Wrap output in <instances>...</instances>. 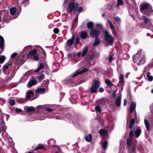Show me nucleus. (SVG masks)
<instances>
[{
    "label": "nucleus",
    "mask_w": 153,
    "mask_h": 153,
    "mask_svg": "<svg viewBox=\"0 0 153 153\" xmlns=\"http://www.w3.org/2000/svg\"><path fill=\"white\" fill-rule=\"evenodd\" d=\"M141 132V129L140 127H138L135 131V136L137 138L140 135Z\"/></svg>",
    "instance_id": "obj_17"
},
{
    "label": "nucleus",
    "mask_w": 153,
    "mask_h": 153,
    "mask_svg": "<svg viewBox=\"0 0 153 153\" xmlns=\"http://www.w3.org/2000/svg\"><path fill=\"white\" fill-rule=\"evenodd\" d=\"M4 44V40L3 38L0 35V48L1 49H3V46Z\"/></svg>",
    "instance_id": "obj_25"
},
{
    "label": "nucleus",
    "mask_w": 153,
    "mask_h": 153,
    "mask_svg": "<svg viewBox=\"0 0 153 153\" xmlns=\"http://www.w3.org/2000/svg\"><path fill=\"white\" fill-rule=\"evenodd\" d=\"M135 120L134 119H132L130 121V124L129 126V128L130 129H131L134 124Z\"/></svg>",
    "instance_id": "obj_37"
},
{
    "label": "nucleus",
    "mask_w": 153,
    "mask_h": 153,
    "mask_svg": "<svg viewBox=\"0 0 153 153\" xmlns=\"http://www.w3.org/2000/svg\"><path fill=\"white\" fill-rule=\"evenodd\" d=\"M33 56V59L34 60L37 61L38 59L39 58H38V56L37 55H35L34 56Z\"/></svg>",
    "instance_id": "obj_58"
},
{
    "label": "nucleus",
    "mask_w": 153,
    "mask_h": 153,
    "mask_svg": "<svg viewBox=\"0 0 153 153\" xmlns=\"http://www.w3.org/2000/svg\"><path fill=\"white\" fill-rule=\"evenodd\" d=\"M53 32L56 34H57L59 32V29L58 28H55L53 30Z\"/></svg>",
    "instance_id": "obj_57"
},
{
    "label": "nucleus",
    "mask_w": 153,
    "mask_h": 153,
    "mask_svg": "<svg viewBox=\"0 0 153 153\" xmlns=\"http://www.w3.org/2000/svg\"><path fill=\"white\" fill-rule=\"evenodd\" d=\"M37 53V51L36 49H33L30 51L27 56V57H30L32 56H33L36 55Z\"/></svg>",
    "instance_id": "obj_15"
},
{
    "label": "nucleus",
    "mask_w": 153,
    "mask_h": 153,
    "mask_svg": "<svg viewBox=\"0 0 153 153\" xmlns=\"http://www.w3.org/2000/svg\"><path fill=\"white\" fill-rule=\"evenodd\" d=\"M33 48L32 46L30 45L27 46L24 48V49L26 51H27Z\"/></svg>",
    "instance_id": "obj_50"
},
{
    "label": "nucleus",
    "mask_w": 153,
    "mask_h": 153,
    "mask_svg": "<svg viewBox=\"0 0 153 153\" xmlns=\"http://www.w3.org/2000/svg\"><path fill=\"white\" fill-rule=\"evenodd\" d=\"M34 95V93L32 91H27L26 94V99L29 98L32 96Z\"/></svg>",
    "instance_id": "obj_20"
},
{
    "label": "nucleus",
    "mask_w": 153,
    "mask_h": 153,
    "mask_svg": "<svg viewBox=\"0 0 153 153\" xmlns=\"http://www.w3.org/2000/svg\"><path fill=\"white\" fill-rule=\"evenodd\" d=\"M100 82L98 80H96L94 82V85H92L91 88V93H94L97 91L98 88L100 87Z\"/></svg>",
    "instance_id": "obj_5"
},
{
    "label": "nucleus",
    "mask_w": 153,
    "mask_h": 153,
    "mask_svg": "<svg viewBox=\"0 0 153 153\" xmlns=\"http://www.w3.org/2000/svg\"><path fill=\"white\" fill-rule=\"evenodd\" d=\"M133 61L138 65L143 64L146 61L144 52L141 50L139 51L137 53L133 56Z\"/></svg>",
    "instance_id": "obj_1"
},
{
    "label": "nucleus",
    "mask_w": 153,
    "mask_h": 153,
    "mask_svg": "<svg viewBox=\"0 0 153 153\" xmlns=\"http://www.w3.org/2000/svg\"><path fill=\"white\" fill-rule=\"evenodd\" d=\"M121 97H118L116 100V105L117 106H120L121 104Z\"/></svg>",
    "instance_id": "obj_28"
},
{
    "label": "nucleus",
    "mask_w": 153,
    "mask_h": 153,
    "mask_svg": "<svg viewBox=\"0 0 153 153\" xmlns=\"http://www.w3.org/2000/svg\"><path fill=\"white\" fill-rule=\"evenodd\" d=\"M45 110L46 111H48L49 112H51L53 111V110L52 109L50 108H45Z\"/></svg>",
    "instance_id": "obj_56"
},
{
    "label": "nucleus",
    "mask_w": 153,
    "mask_h": 153,
    "mask_svg": "<svg viewBox=\"0 0 153 153\" xmlns=\"http://www.w3.org/2000/svg\"><path fill=\"white\" fill-rule=\"evenodd\" d=\"M45 91V88H37L36 91V94H43Z\"/></svg>",
    "instance_id": "obj_18"
},
{
    "label": "nucleus",
    "mask_w": 153,
    "mask_h": 153,
    "mask_svg": "<svg viewBox=\"0 0 153 153\" xmlns=\"http://www.w3.org/2000/svg\"><path fill=\"white\" fill-rule=\"evenodd\" d=\"M45 76L44 74H42L39 76H37V78L38 79V81L39 82H41L44 78Z\"/></svg>",
    "instance_id": "obj_31"
},
{
    "label": "nucleus",
    "mask_w": 153,
    "mask_h": 153,
    "mask_svg": "<svg viewBox=\"0 0 153 153\" xmlns=\"http://www.w3.org/2000/svg\"><path fill=\"white\" fill-rule=\"evenodd\" d=\"M28 78L27 75L26 74H24L20 80V82L24 83Z\"/></svg>",
    "instance_id": "obj_30"
},
{
    "label": "nucleus",
    "mask_w": 153,
    "mask_h": 153,
    "mask_svg": "<svg viewBox=\"0 0 153 153\" xmlns=\"http://www.w3.org/2000/svg\"><path fill=\"white\" fill-rule=\"evenodd\" d=\"M133 132L132 130L130 131L129 134V138H131L133 136Z\"/></svg>",
    "instance_id": "obj_54"
},
{
    "label": "nucleus",
    "mask_w": 153,
    "mask_h": 153,
    "mask_svg": "<svg viewBox=\"0 0 153 153\" xmlns=\"http://www.w3.org/2000/svg\"><path fill=\"white\" fill-rule=\"evenodd\" d=\"M87 26L89 29H90L92 28L93 26V23L92 22H90L87 23Z\"/></svg>",
    "instance_id": "obj_40"
},
{
    "label": "nucleus",
    "mask_w": 153,
    "mask_h": 153,
    "mask_svg": "<svg viewBox=\"0 0 153 153\" xmlns=\"http://www.w3.org/2000/svg\"><path fill=\"white\" fill-rule=\"evenodd\" d=\"M43 147V145L42 144H39L37 146L35 149V150H36L40 149H42Z\"/></svg>",
    "instance_id": "obj_45"
},
{
    "label": "nucleus",
    "mask_w": 153,
    "mask_h": 153,
    "mask_svg": "<svg viewBox=\"0 0 153 153\" xmlns=\"http://www.w3.org/2000/svg\"><path fill=\"white\" fill-rule=\"evenodd\" d=\"M55 141L53 139H51L49 140L48 141V143L50 146L53 147L55 146L54 144L55 143Z\"/></svg>",
    "instance_id": "obj_24"
},
{
    "label": "nucleus",
    "mask_w": 153,
    "mask_h": 153,
    "mask_svg": "<svg viewBox=\"0 0 153 153\" xmlns=\"http://www.w3.org/2000/svg\"><path fill=\"white\" fill-rule=\"evenodd\" d=\"M143 20L144 21V25L146 28L149 29L152 25V21L150 19H148L146 16H144L143 17Z\"/></svg>",
    "instance_id": "obj_7"
},
{
    "label": "nucleus",
    "mask_w": 153,
    "mask_h": 153,
    "mask_svg": "<svg viewBox=\"0 0 153 153\" xmlns=\"http://www.w3.org/2000/svg\"><path fill=\"white\" fill-rule=\"evenodd\" d=\"M43 107L42 105H39L36 107V108L38 109H40Z\"/></svg>",
    "instance_id": "obj_62"
},
{
    "label": "nucleus",
    "mask_w": 153,
    "mask_h": 153,
    "mask_svg": "<svg viewBox=\"0 0 153 153\" xmlns=\"http://www.w3.org/2000/svg\"><path fill=\"white\" fill-rule=\"evenodd\" d=\"M29 0H24L21 3V5H23L24 6L28 5L29 4Z\"/></svg>",
    "instance_id": "obj_44"
},
{
    "label": "nucleus",
    "mask_w": 153,
    "mask_h": 153,
    "mask_svg": "<svg viewBox=\"0 0 153 153\" xmlns=\"http://www.w3.org/2000/svg\"><path fill=\"white\" fill-rule=\"evenodd\" d=\"M9 103L11 106H13L15 104V102L14 100L10 99L9 100Z\"/></svg>",
    "instance_id": "obj_49"
},
{
    "label": "nucleus",
    "mask_w": 153,
    "mask_h": 153,
    "mask_svg": "<svg viewBox=\"0 0 153 153\" xmlns=\"http://www.w3.org/2000/svg\"><path fill=\"white\" fill-rule=\"evenodd\" d=\"M144 123L146 126V128L148 131H149V122L148 121L146 120H144Z\"/></svg>",
    "instance_id": "obj_34"
},
{
    "label": "nucleus",
    "mask_w": 153,
    "mask_h": 153,
    "mask_svg": "<svg viewBox=\"0 0 153 153\" xmlns=\"http://www.w3.org/2000/svg\"><path fill=\"white\" fill-rule=\"evenodd\" d=\"M96 26H98V27H101L102 28V25L101 24L97 23L96 24Z\"/></svg>",
    "instance_id": "obj_63"
},
{
    "label": "nucleus",
    "mask_w": 153,
    "mask_h": 153,
    "mask_svg": "<svg viewBox=\"0 0 153 153\" xmlns=\"http://www.w3.org/2000/svg\"><path fill=\"white\" fill-rule=\"evenodd\" d=\"M114 19L119 24L121 22V20L120 18L118 16H116L114 17Z\"/></svg>",
    "instance_id": "obj_52"
},
{
    "label": "nucleus",
    "mask_w": 153,
    "mask_h": 153,
    "mask_svg": "<svg viewBox=\"0 0 153 153\" xmlns=\"http://www.w3.org/2000/svg\"><path fill=\"white\" fill-rule=\"evenodd\" d=\"M78 6V4L77 2H73L70 3L67 7V11L68 13H71L73 10L75 12L76 9V8Z\"/></svg>",
    "instance_id": "obj_4"
},
{
    "label": "nucleus",
    "mask_w": 153,
    "mask_h": 153,
    "mask_svg": "<svg viewBox=\"0 0 153 153\" xmlns=\"http://www.w3.org/2000/svg\"><path fill=\"white\" fill-rule=\"evenodd\" d=\"M147 79L149 81H152L153 80V76L150 75V73H148L147 74Z\"/></svg>",
    "instance_id": "obj_33"
},
{
    "label": "nucleus",
    "mask_w": 153,
    "mask_h": 153,
    "mask_svg": "<svg viewBox=\"0 0 153 153\" xmlns=\"http://www.w3.org/2000/svg\"><path fill=\"white\" fill-rule=\"evenodd\" d=\"M105 82L109 86L112 87V86H114V85L112 83L111 80L109 79H105Z\"/></svg>",
    "instance_id": "obj_32"
},
{
    "label": "nucleus",
    "mask_w": 153,
    "mask_h": 153,
    "mask_svg": "<svg viewBox=\"0 0 153 153\" xmlns=\"http://www.w3.org/2000/svg\"><path fill=\"white\" fill-rule=\"evenodd\" d=\"M15 110H16V112H21L22 111V110L21 109L18 108H16Z\"/></svg>",
    "instance_id": "obj_61"
},
{
    "label": "nucleus",
    "mask_w": 153,
    "mask_h": 153,
    "mask_svg": "<svg viewBox=\"0 0 153 153\" xmlns=\"http://www.w3.org/2000/svg\"><path fill=\"white\" fill-rule=\"evenodd\" d=\"M83 9V8L81 7H78L77 9V11L78 12H81Z\"/></svg>",
    "instance_id": "obj_59"
},
{
    "label": "nucleus",
    "mask_w": 153,
    "mask_h": 153,
    "mask_svg": "<svg viewBox=\"0 0 153 153\" xmlns=\"http://www.w3.org/2000/svg\"><path fill=\"white\" fill-rule=\"evenodd\" d=\"M113 59L112 56L111 55L110 56L108 59L109 61L110 62H111L112 61Z\"/></svg>",
    "instance_id": "obj_60"
},
{
    "label": "nucleus",
    "mask_w": 153,
    "mask_h": 153,
    "mask_svg": "<svg viewBox=\"0 0 153 153\" xmlns=\"http://www.w3.org/2000/svg\"><path fill=\"white\" fill-rule=\"evenodd\" d=\"M87 36V34L85 32H81L80 33V37L82 39H85Z\"/></svg>",
    "instance_id": "obj_26"
},
{
    "label": "nucleus",
    "mask_w": 153,
    "mask_h": 153,
    "mask_svg": "<svg viewBox=\"0 0 153 153\" xmlns=\"http://www.w3.org/2000/svg\"><path fill=\"white\" fill-rule=\"evenodd\" d=\"M85 140L88 142H90L92 140V135L91 134L86 135L85 137Z\"/></svg>",
    "instance_id": "obj_21"
},
{
    "label": "nucleus",
    "mask_w": 153,
    "mask_h": 153,
    "mask_svg": "<svg viewBox=\"0 0 153 153\" xmlns=\"http://www.w3.org/2000/svg\"><path fill=\"white\" fill-rule=\"evenodd\" d=\"M124 76L122 74L120 75V77H119L120 81L118 84V86L119 87H122L123 84L124 82Z\"/></svg>",
    "instance_id": "obj_12"
},
{
    "label": "nucleus",
    "mask_w": 153,
    "mask_h": 153,
    "mask_svg": "<svg viewBox=\"0 0 153 153\" xmlns=\"http://www.w3.org/2000/svg\"><path fill=\"white\" fill-rule=\"evenodd\" d=\"M11 65V63H7L6 64L3 66V71L4 72L7 71L10 67Z\"/></svg>",
    "instance_id": "obj_22"
},
{
    "label": "nucleus",
    "mask_w": 153,
    "mask_h": 153,
    "mask_svg": "<svg viewBox=\"0 0 153 153\" xmlns=\"http://www.w3.org/2000/svg\"><path fill=\"white\" fill-rule=\"evenodd\" d=\"M35 109L33 106L27 107L26 108V110L28 112H30L34 111Z\"/></svg>",
    "instance_id": "obj_36"
},
{
    "label": "nucleus",
    "mask_w": 153,
    "mask_h": 153,
    "mask_svg": "<svg viewBox=\"0 0 153 153\" xmlns=\"http://www.w3.org/2000/svg\"><path fill=\"white\" fill-rule=\"evenodd\" d=\"M108 131L104 129H101L99 131V133L101 136H103L107 134Z\"/></svg>",
    "instance_id": "obj_23"
},
{
    "label": "nucleus",
    "mask_w": 153,
    "mask_h": 153,
    "mask_svg": "<svg viewBox=\"0 0 153 153\" xmlns=\"http://www.w3.org/2000/svg\"><path fill=\"white\" fill-rule=\"evenodd\" d=\"M10 18L8 17L7 14H5L3 16V20L4 22H9L8 20Z\"/></svg>",
    "instance_id": "obj_41"
},
{
    "label": "nucleus",
    "mask_w": 153,
    "mask_h": 153,
    "mask_svg": "<svg viewBox=\"0 0 153 153\" xmlns=\"http://www.w3.org/2000/svg\"><path fill=\"white\" fill-rule=\"evenodd\" d=\"M108 22L110 25L111 28L113 30V32H114L115 29L111 22L109 20H108Z\"/></svg>",
    "instance_id": "obj_43"
},
{
    "label": "nucleus",
    "mask_w": 153,
    "mask_h": 153,
    "mask_svg": "<svg viewBox=\"0 0 153 153\" xmlns=\"http://www.w3.org/2000/svg\"><path fill=\"white\" fill-rule=\"evenodd\" d=\"M44 68V63H41L38 68L37 69L35 70V72H38L40 70Z\"/></svg>",
    "instance_id": "obj_29"
},
{
    "label": "nucleus",
    "mask_w": 153,
    "mask_h": 153,
    "mask_svg": "<svg viewBox=\"0 0 153 153\" xmlns=\"http://www.w3.org/2000/svg\"><path fill=\"white\" fill-rule=\"evenodd\" d=\"M104 32L105 34V40L108 44L112 45L115 38L111 35L110 32L108 30H105Z\"/></svg>",
    "instance_id": "obj_3"
},
{
    "label": "nucleus",
    "mask_w": 153,
    "mask_h": 153,
    "mask_svg": "<svg viewBox=\"0 0 153 153\" xmlns=\"http://www.w3.org/2000/svg\"><path fill=\"white\" fill-rule=\"evenodd\" d=\"M141 12L144 15L149 16L153 10L150 7V5L146 3H144L140 5Z\"/></svg>",
    "instance_id": "obj_2"
},
{
    "label": "nucleus",
    "mask_w": 153,
    "mask_h": 153,
    "mask_svg": "<svg viewBox=\"0 0 153 153\" xmlns=\"http://www.w3.org/2000/svg\"><path fill=\"white\" fill-rule=\"evenodd\" d=\"M104 91V90L103 88H100L99 90V91L101 93L103 92Z\"/></svg>",
    "instance_id": "obj_64"
},
{
    "label": "nucleus",
    "mask_w": 153,
    "mask_h": 153,
    "mask_svg": "<svg viewBox=\"0 0 153 153\" xmlns=\"http://www.w3.org/2000/svg\"><path fill=\"white\" fill-rule=\"evenodd\" d=\"M75 45H77L79 42V37H76L75 40Z\"/></svg>",
    "instance_id": "obj_53"
},
{
    "label": "nucleus",
    "mask_w": 153,
    "mask_h": 153,
    "mask_svg": "<svg viewBox=\"0 0 153 153\" xmlns=\"http://www.w3.org/2000/svg\"><path fill=\"white\" fill-rule=\"evenodd\" d=\"M90 35L92 37H99L98 36L100 33V31L97 30L92 29L90 31Z\"/></svg>",
    "instance_id": "obj_9"
},
{
    "label": "nucleus",
    "mask_w": 153,
    "mask_h": 153,
    "mask_svg": "<svg viewBox=\"0 0 153 153\" xmlns=\"http://www.w3.org/2000/svg\"><path fill=\"white\" fill-rule=\"evenodd\" d=\"M131 138H129L127 139V145L128 146H130L132 143Z\"/></svg>",
    "instance_id": "obj_47"
},
{
    "label": "nucleus",
    "mask_w": 153,
    "mask_h": 153,
    "mask_svg": "<svg viewBox=\"0 0 153 153\" xmlns=\"http://www.w3.org/2000/svg\"><path fill=\"white\" fill-rule=\"evenodd\" d=\"M95 109L96 111L100 113L101 111V107L97 105L95 106Z\"/></svg>",
    "instance_id": "obj_46"
},
{
    "label": "nucleus",
    "mask_w": 153,
    "mask_h": 153,
    "mask_svg": "<svg viewBox=\"0 0 153 153\" xmlns=\"http://www.w3.org/2000/svg\"><path fill=\"white\" fill-rule=\"evenodd\" d=\"M7 128V127L4 124H3L1 126V128L0 129L1 131L2 130L3 131H5Z\"/></svg>",
    "instance_id": "obj_48"
},
{
    "label": "nucleus",
    "mask_w": 153,
    "mask_h": 153,
    "mask_svg": "<svg viewBox=\"0 0 153 153\" xmlns=\"http://www.w3.org/2000/svg\"><path fill=\"white\" fill-rule=\"evenodd\" d=\"M88 50V48L87 47H86L84 48L81 55L82 56H84L86 55Z\"/></svg>",
    "instance_id": "obj_35"
},
{
    "label": "nucleus",
    "mask_w": 153,
    "mask_h": 153,
    "mask_svg": "<svg viewBox=\"0 0 153 153\" xmlns=\"http://www.w3.org/2000/svg\"><path fill=\"white\" fill-rule=\"evenodd\" d=\"M27 55H28L27 54H24L22 55V59L18 58L16 59V63L18 64V65H22V64L23 62V59H25L26 56L27 58H29L27 57Z\"/></svg>",
    "instance_id": "obj_10"
},
{
    "label": "nucleus",
    "mask_w": 153,
    "mask_h": 153,
    "mask_svg": "<svg viewBox=\"0 0 153 153\" xmlns=\"http://www.w3.org/2000/svg\"><path fill=\"white\" fill-rule=\"evenodd\" d=\"M17 9L15 7H13L10 8V14L13 16L12 17L13 19H16L18 16V15L16 14V11Z\"/></svg>",
    "instance_id": "obj_11"
},
{
    "label": "nucleus",
    "mask_w": 153,
    "mask_h": 153,
    "mask_svg": "<svg viewBox=\"0 0 153 153\" xmlns=\"http://www.w3.org/2000/svg\"><path fill=\"white\" fill-rule=\"evenodd\" d=\"M75 36L74 34H73L71 39H68L66 42L67 45L65 47V50L68 51L70 48V46L74 43L75 39Z\"/></svg>",
    "instance_id": "obj_6"
},
{
    "label": "nucleus",
    "mask_w": 153,
    "mask_h": 153,
    "mask_svg": "<svg viewBox=\"0 0 153 153\" xmlns=\"http://www.w3.org/2000/svg\"><path fill=\"white\" fill-rule=\"evenodd\" d=\"M54 150L56 151L55 153H59L61 152V149L60 148L57 146H53Z\"/></svg>",
    "instance_id": "obj_38"
},
{
    "label": "nucleus",
    "mask_w": 153,
    "mask_h": 153,
    "mask_svg": "<svg viewBox=\"0 0 153 153\" xmlns=\"http://www.w3.org/2000/svg\"><path fill=\"white\" fill-rule=\"evenodd\" d=\"M123 4V0H117V5L118 7L119 5H122Z\"/></svg>",
    "instance_id": "obj_51"
},
{
    "label": "nucleus",
    "mask_w": 153,
    "mask_h": 153,
    "mask_svg": "<svg viewBox=\"0 0 153 153\" xmlns=\"http://www.w3.org/2000/svg\"><path fill=\"white\" fill-rule=\"evenodd\" d=\"M88 71L87 69L84 68L82 70L79 69L76 71L74 73L71 75V76L72 77H75L79 74L82 73H84Z\"/></svg>",
    "instance_id": "obj_8"
},
{
    "label": "nucleus",
    "mask_w": 153,
    "mask_h": 153,
    "mask_svg": "<svg viewBox=\"0 0 153 153\" xmlns=\"http://www.w3.org/2000/svg\"><path fill=\"white\" fill-rule=\"evenodd\" d=\"M49 83V80L48 79L44 81L41 84V86L42 87L48 88V87Z\"/></svg>",
    "instance_id": "obj_19"
},
{
    "label": "nucleus",
    "mask_w": 153,
    "mask_h": 153,
    "mask_svg": "<svg viewBox=\"0 0 153 153\" xmlns=\"http://www.w3.org/2000/svg\"><path fill=\"white\" fill-rule=\"evenodd\" d=\"M69 120L70 122L74 123L75 126L78 125L79 120L76 117L75 118H72L71 119H69Z\"/></svg>",
    "instance_id": "obj_16"
},
{
    "label": "nucleus",
    "mask_w": 153,
    "mask_h": 153,
    "mask_svg": "<svg viewBox=\"0 0 153 153\" xmlns=\"http://www.w3.org/2000/svg\"><path fill=\"white\" fill-rule=\"evenodd\" d=\"M37 81L33 79H31L29 81L27 84V87L28 88L31 87L33 85H36L37 83Z\"/></svg>",
    "instance_id": "obj_13"
},
{
    "label": "nucleus",
    "mask_w": 153,
    "mask_h": 153,
    "mask_svg": "<svg viewBox=\"0 0 153 153\" xmlns=\"http://www.w3.org/2000/svg\"><path fill=\"white\" fill-rule=\"evenodd\" d=\"M6 57L3 55H1L0 56V63L1 64L2 63L4 60L6 59Z\"/></svg>",
    "instance_id": "obj_42"
},
{
    "label": "nucleus",
    "mask_w": 153,
    "mask_h": 153,
    "mask_svg": "<svg viewBox=\"0 0 153 153\" xmlns=\"http://www.w3.org/2000/svg\"><path fill=\"white\" fill-rule=\"evenodd\" d=\"M17 53H14L11 55L10 58L11 59H14L17 55Z\"/></svg>",
    "instance_id": "obj_55"
},
{
    "label": "nucleus",
    "mask_w": 153,
    "mask_h": 153,
    "mask_svg": "<svg viewBox=\"0 0 153 153\" xmlns=\"http://www.w3.org/2000/svg\"><path fill=\"white\" fill-rule=\"evenodd\" d=\"M108 144V142L107 141H105L102 144V147L103 149L106 150L107 149V146Z\"/></svg>",
    "instance_id": "obj_39"
},
{
    "label": "nucleus",
    "mask_w": 153,
    "mask_h": 153,
    "mask_svg": "<svg viewBox=\"0 0 153 153\" xmlns=\"http://www.w3.org/2000/svg\"><path fill=\"white\" fill-rule=\"evenodd\" d=\"M136 103L135 102H132L130 104V111L131 113H132L135 109Z\"/></svg>",
    "instance_id": "obj_14"
},
{
    "label": "nucleus",
    "mask_w": 153,
    "mask_h": 153,
    "mask_svg": "<svg viewBox=\"0 0 153 153\" xmlns=\"http://www.w3.org/2000/svg\"><path fill=\"white\" fill-rule=\"evenodd\" d=\"M100 43V42L99 39V37H96L95 38V42L93 44V46H96L99 44Z\"/></svg>",
    "instance_id": "obj_27"
}]
</instances>
